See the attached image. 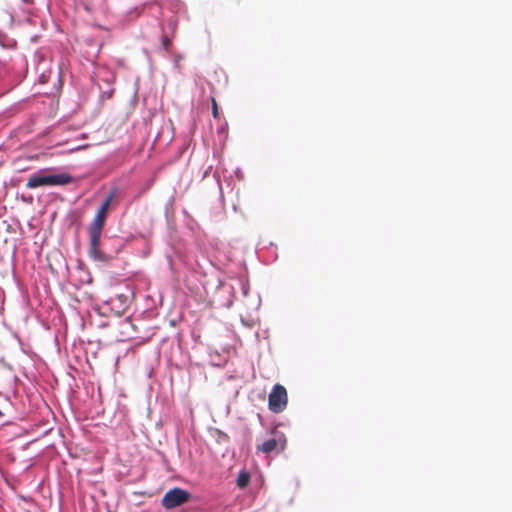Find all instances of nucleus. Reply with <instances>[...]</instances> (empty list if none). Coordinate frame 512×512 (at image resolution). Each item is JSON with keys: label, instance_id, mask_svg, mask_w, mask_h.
Segmentation results:
<instances>
[{"label": "nucleus", "instance_id": "11", "mask_svg": "<svg viewBox=\"0 0 512 512\" xmlns=\"http://www.w3.org/2000/svg\"><path fill=\"white\" fill-rule=\"evenodd\" d=\"M211 103H212V115L215 119H217L219 117L218 105H217L215 97H213V96L211 97Z\"/></svg>", "mask_w": 512, "mask_h": 512}, {"label": "nucleus", "instance_id": "2", "mask_svg": "<svg viewBox=\"0 0 512 512\" xmlns=\"http://www.w3.org/2000/svg\"><path fill=\"white\" fill-rule=\"evenodd\" d=\"M73 178L68 173L44 175L41 173L32 175L27 181V188L35 189L41 186H64L72 182Z\"/></svg>", "mask_w": 512, "mask_h": 512}, {"label": "nucleus", "instance_id": "8", "mask_svg": "<svg viewBox=\"0 0 512 512\" xmlns=\"http://www.w3.org/2000/svg\"><path fill=\"white\" fill-rule=\"evenodd\" d=\"M250 482V473L246 470H241L238 473L236 484L240 489L247 487Z\"/></svg>", "mask_w": 512, "mask_h": 512}, {"label": "nucleus", "instance_id": "14", "mask_svg": "<svg viewBox=\"0 0 512 512\" xmlns=\"http://www.w3.org/2000/svg\"><path fill=\"white\" fill-rule=\"evenodd\" d=\"M2 416H3V413H2V411L0 410V418H1Z\"/></svg>", "mask_w": 512, "mask_h": 512}, {"label": "nucleus", "instance_id": "4", "mask_svg": "<svg viewBox=\"0 0 512 512\" xmlns=\"http://www.w3.org/2000/svg\"><path fill=\"white\" fill-rule=\"evenodd\" d=\"M190 498L191 494L187 490L174 487L164 494L161 504L165 509H174L184 503H187Z\"/></svg>", "mask_w": 512, "mask_h": 512}, {"label": "nucleus", "instance_id": "1", "mask_svg": "<svg viewBox=\"0 0 512 512\" xmlns=\"http://www.w3.org/2000/svg\"><path fill=\"white\" fill-rule=\"evenodd\" d=\"M107 216L104 214L96 213L93 221L90 223L88 232H89V256L98 262L108 263L113 259L112 255L106 254L100 249V240L102 235V230L105 225Z\"/></svg>", "mask_w": 512, "mask_h": 512}, {"label": "nucleus", "instance_id": "12", "mask_svg": "<svg viewBox=\"0 0 512 512\" xmlns=\"http://www.w3.org/2000/svg\"><path fill=\"white\" fill-rule=\"evenodd\" d=\"M108 211H109V208L101 204V206L99 207L97 213L104 214V215L107 216L108 215Z\"/></svg>", "mask_w": 512, "mask_h": 512}, {"label": "nucleus", "instance_id": "9", "mask_svg": "<svg viewBox=\"0 0 512 512\" xmlns=\"http://www.w3.org/2000/svg\"><path fill=\"white\" fill-rule=\"evenodd\" d=\"M119 195V189L117 187L112 188L109 193L107 194L105 200L103 201L102 205L110 208V206L113 204L114 200Z\"/></svg>", "mask_w": 512, "mask_h": 512}, {"label": "nucleus", "instance_id": "6", "mask_svg": "<svg viewBox=\"0 0 512 512\" xmlns=\"http://www.w3.org/2000/svg\"><path fill=\"white\" fill-rule=\"evenodd\" d=\"M287 391L284 386L275 384L268 396V407L274 413L282 412L287 406Z\"/></svg>", "mask_w": 512, "mask_h": 512}, {"label": "nucleus", "instance_id": "5", "mask_svg": "<svg viewBox=\"0 0 512 512\" xmlns=\"http://www.w3.org/2000/svg\"><path fill=\"white\" fill-rule=\"evenodd\" d=\"M235 299L247 310V313L255 312L261 305V297L257 290H233Z\"/></svg>", "mask_w": 512, "mask_h": 512}, {"label": "nucleus", "instance_id": "7", "mask_svg": "<svg viewBox=\"0 0 512 512\" xmlns=\"http://www.w3.org/2000/svg\"><path fill=\"white\" fill-rule=\"evenodd\" d=\"M280 439L270 438L265 440L261 445H258L257 448L263 453H270L278 448ZM286 439L283 435H281V447L280 450L285 448Z\"/></svg>", "mask_w": 512, "mask_h": 512}, {"label": "nucleus", "instance_id": "13", "mask_svg": "<svg viewBox=\"0 0 512 512\" xmlns=\"http://www.w3.org/2000/svg\"><path fill=\"white\" fill-rule=\"evenodd\" d=\"M169 44H170L169 39H168L167 37H165V38L163 39V45H164V47L167 49V48H168V46H169Z\"/></svg>", "mask_w": 512, "mask_h": 512}, {"label": "nucleus", "instance_id": "10", "mask_svg": "<svg viewBox=\"0 0 512 512\" xmlns=\"http://www.w3.org/2000/svg\"><path fill=\"white\" fill-rule=\"evenodd\" d=\"M23 4L26 5L27 7L25 8V12H27L29 15H33L34 14V11H33V4H34V0H22Z\"/></svg>", "mask_w": 512, "mask_h": 512}, {"label": "nucleus", "instance_id": "3", "mask_svg": "<svg viewBox=\"0 0 512 512\" xmlns=\"http://www.w3.org/2000/svg\"><path fill=\"white\" fill-rule=\"evenodd\" d=\"M133 296V290H129L128 294L117 293L114 296H110L108 299L103 300V308L110 310L116 315H121L128 308Z\"/></svg>", "mask_w": 512, "mask_h": 512}]
</instances>
